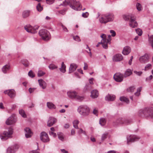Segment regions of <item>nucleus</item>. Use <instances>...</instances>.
<instances>
[{
  "label": "nucleus",
  "mask_w": 153,
  "mask_h": 153,
  "mask_svg": "<svg viewBox=\"0 0 153 153\" xmlns=\"http://www.w3.org/2000/svg\"><path fill=\"white\" fill-rule=\"evenodd\" d=\"M68 5L73 9L76 10H80L81 9V6L79 1H76L75 0H65L59 6H66Z\"/></svg>",
  "instance_id": "f257e3e1"
},
{
  "label": "nucleus",
  "mask_w": 153,
  "mask_h": 153,
  "mask_svg": "<svg viewBox=\"0 0 153 153\" xmlns=\"http://www.w3.org/2000/svg\"><path fill=\"white\" fill-rule=\"evenodd\" d=\"M138 113L140 116L144 115L146 117H153V108H146L144 109H140Z\"/></svg>",
  "instance_id": "f03ea898"
},
{
  "label": "nucleus",
  "mask_w": 153,
  "mask_h": 153,
  "mask_svg": "<svg viewBox=\"0 0 153 153\" xmlns=\"http://www.w3.org/2000/svg\"><path fill=\"white\" fill-rule=\"evenodd\" d=\"M77 111L81 115L85 116L89 114L90 109L86 105H81L78 107Z\"/></svg>",
  "instance_id": "7ed1b4c3"
},
{
  "label": "nucleus",
  "mask_w": 153,
  "mask_h": 153,
  "mask_svg": "<svg viewBox=\"0 0 153 153\" xmlns=\"http://www.w3.org/2000/svg\"><path fill=\"white\" fill-rule=\"evenodd\" d=\"M114 19V15L112 13H108L99 19L101 23H105L113 21Z\"/></svg>",
  "instance_id": "20e7f679"
},
{
  "label": "nucleus",
  "mask_w": 153,
  "mask_h": 153,
  "mask_svg": "<svg viewBox=\"0 0 153 153\" xmlns=\"http://www.w3.org/2000/svg\"><path fill=\"white\" fill-rule=\"evenodd\" d=\"M13 130L12 128L10 127L7 131H4L3 133V136L0 135V137L1 140H5L8 138L12 137V135L13 134Z\"/></svg>",
  "instance_id": "39448f33"
},
{
  "label": "nucleus",
  "mask_w": 153,
  "mask_h": 153,
  "mask_svg": "<svg viewBox=\"0 0 153 153\" xmlns=\"http://www.w3.org/2000/svg\"><path fill=\"white\" fill-rule=\"evenodd\" d=\"M67 94L70 98L74 99L79 101H81L84 99L83 97L78 95L77 93L75 91H69L68 92Z\"/></svg>",
  "instance_id": "423d86ee"
},
{
  "label": "nucleus",
  "mask_w": 153,
  "mask_h": 153,
  "mask_svg": "<svg viewBox=\"0 0 153 153\" xmlns=\"http://www.w3.org/2000/svg\"><path fill=\"white\" fill-rule=\"evenodd\" d=\"M39 34L44 40L47 41L50 39V34L48 31L45 29H42L39 32Z\"/></svg>",
  "instance_id": "0eeeda50"
},
{
  "label": "nucleus",
  "mask_w": 153,
  "mask_h": 153,
  "mask_svg": "<svg viewBox=\"0 0 153 153\" xmlns=\"http://www.w3.org/2000/svg\"><path fill=\"white\" fill-rule=\"evenodd\" d=\"M131 119L119 118L116 120L117 124H124L128 125L132 123Z\"/></svg>",
  "instance_id": "6e6552de"
},
{
  "label": "nucleus",
  "mask_w": 153,
  "mask_h": 153,
  "mask_svg": "<svg viewBox=\"0 0 153 153\" xmlns=\"http://www.w3.org/2000/svg\"><path fill=\"white\" fill-rule=\"evenodd\" d=\"M124 75L120 72H118L115 74L114 76V79L117 82H120L123 81Z\"/></svg>",
  "instance_id": "1a4fd4ad"
},
{
  "label": "nucleus",
  "mask_w": 153,
  "mask_h": 153,
  "mask_svg": "<svg viewBox=\"0 0 153 153\" xmlns=\"http://www.w3.org/2000/svg\"><path fill=\"white\" fill-rule=\"evenodd\" d=\"M40 139L43 142H47L49 141V139L48 134L45 132H42L41 133Z\"/></svg>",
  "instance_id": "9d476101"
},
{
  "label": "nucleus",
  "mask_w": 153,
  "mask_h": 153,
  "mask_svg": "<svg viewBox=\"0 0 153 153\" xmlns=\"http://www.w3.org/2000/svg\"><path fill=\"white\" fill-rule=\"evenodd\" d=\"M140 138L134 135H130L127 138V144L128 145L130 143L134 142L138 140Z\"/></svg>",
  "instance_id": "9b49d317"
},
{
  "label": "nucleus",
  "mask_w": 153,
  "mask_h": 153,
  "mask_svg": "<svg viewBox=\"0 0 153 153\" xmlns=\"http://www.w3.org/2000/svg\"><path fill=\"white\" fill-rule=\"evenodd\" d=\"M111 39H107L102 40L101 42H99V44H101L102 47L105 49H106L108 48V44H111Z\"/></svg>",
  "instance_id": "f8f14e48"
},
{
  "label": "nucleus",
  "mask_w": 153,
  "mask_h": 153,
  "mask_svg": "<svg viewBox=\"0 0 153 153\" xmlns=\"http://www.w3.org/2000/svg\"><path fill=\"white\" fill-rule=\"evenodd\" d=\"M18 148L19 146L16 145L12 146L7 149V153H14Z\"/></svg>",
  "instance_id": "ddd939ff"
},
{
  "label": "nucleus",
  "mask_w": 153,
  "mask_h": 153,
  "mask_svg": "<svg viewBox=\"0 0 153 153\" xmlns=\"http://www.w3.org/2000/svg\"><path fill=\"white\" fill-rule=\"evenodd\" d=\"M5 94L7 95L11 98H13L16 96L15 91L13 89H10L4 91Z\"/></svg>",
  "instance_id": "4468645a"
},
{
  "label": "nucleus",
  "mask_w": 153,
  "mask_h": 153,
  "mask_svg": "<svg viewBox=\"0 0 153 153\" xmlns=\"http://www.w3.org/2000/svg\"><path fill=\"white\" fill-rule=\"evenodd\" d=\"M16 120L13 116H11L9 117L6 121V124L7 125H11L15 123Z\"/></svg>",
  "instance_id": "2eb2a0df"
},
{
  "label": "nucleus",
  "mask_w": 153,
  "mask_h": 153,
  "mask_svg": "<svg viewBox=\"0 0 153 153\" xmlns=\"http://www.w3.org/2000/svg\"><path fill=\"white\" fill-rule=\"evenodd\" d=\"M26 31L29 33H36V30H37L38 28V26H35L34 27H30L29 28L27 27L26 26H25L24 27Z\"/></svg>",
  "instance_id": "dca6fc26"
},
{
  "label": "nucleus",
  "mask_w": 153,
  "mask_h": 153,
  "mask_svg": "<svg viewBox=\"0 0 153 153\" xmlns=\"http://www.w3.org/2000/svg\"><path fill=\"white\" fill-rule=\"evenodd\" d=\"M57 121L56 119L54 117H50L47 122V126L49 127L52 126Z\"/></svg>",
  "instance_id": "f3484780"
},
{
  "label": "nucleus",
  "mask_w": 153,
  "mask_h": 153,
  "mask_svg": "<svg viewBox=\"0 0 153 153\" xmlns=\"http://www.w3.org/2000/svg\"><path fill=\"white\" fill-rule=\"evenodd\" d=\"M137 22L135 21V18L133 16L129 21V26L131 27L134 28L137 27Z\"/></svg>",
  "instance_id": "a211bd4d"
},
{
  "label": "nucleus",
  "mask_w": 153,
  "mask_h": 153,
  "mask_svg": "<svg viewBox=\"0 0 153 153\" xmlns=\"http://www.w3.org/2000/svg\"><path fill=\"white\" fill-rule=\"evenodd\" d=\"M123 56L121 54H117L114 55L112 58V60L114 62H119L123 59Z\"/></svg>",
  "instance_id": "6ab92c4d"
},
{
  "label": "nucleus",
  "mask_w": 153,
  "mask_h": 153,
  "mask_svg": "<svg viewBox=\"0 0 153 153\" xmlns=\"http://www.w3.org/2000/svg\"><path fill=\"white\" fill-rule=\"evenodd\" d=\"M149 59L148 55L147 54H145L144 55L140 57L139 60L142 63H145L148 61Z\"/></svg>",
  "instance_id": "aec40b11"
},
{
  "label": "nucleus",
  "mask_w": 153,
  "mask_h": 153,
  "mask_svg": "<svg viewBox=\"0 0 153 153\" xmlns=\"http://www.w3.org/2000/svg\"><path fill=\"white\" fill-rule=\"evenodd\" d=\"M25 137L27 138H30L31 137L32 132L30 129L28 128H26L25 129Z\"/></svg>",
  "instance_id": "412c9836"
},
{
  "label": "nucleus",
  "mask_w": 153,
  "mask_h": 153,
  "mask_svg": "<svg viewBox=\"0 0 153 153\" xmlns=\"http://www.w3.org/2000/svg\"><path fill=\"white\" fill-rule=\"evenodd\" d=\"M115 99V96L114 95L108 94L105 97V100L108 101H113Z\"/></svg>",
  "instance_id": "4be33fe9"
},
{
  "label": "nucleus",
  "mask_w": 153,
  "mask_h": 153,
  "mask_svg": "<svg viewBox=\"0 0 153 153\" xmlns=\"http://www.w3.org/2000/svg\"><path fill=\"white\" fill-rule=\"evenodd\" d=\"M77 67V65L74 63L71 64L69 69V73H71L76 70Z\"/></svg>",
  "instance_id": "5701e85b"
},
{
  "label": "nucleus",
  "mask_w": 153,
  "mask_h": 153,
  "mask_svg": "<svg viewBox=\"0 0 153 153\" xmlns=\"http://www.w3.org/2000/svg\"><path fill=\"white\" fill-rule=\"evenodd\" d=\"M131 48L129 46H126L125 47L122 53L124 55H127L131 52Z\"/></svg>",
  "instance_id": "b1692460"
},
{
  "label": "nucleus",
  "mask_w": 153,
  "mask_h": 153,
  "mask_svg": "<svg viewBox=\"0 0 153 153\" xmlns=\"http://www.w3.org/2000/svg\"><path fill=\"white\" fill-rule=\"evenodd\" d=\"M39 84L43 89H45L47 86V84L46 82L42 79H39L38 80Z\"/></svg>",
  "instance_id": "393cba45"
},
{
  "label": "nucleus",
  "mask_w": 153,
  "mask_h": 153,
  "mask_svg": "<svg viewBox=\"0 0 153 153\" xmlns=\"http://www.w3.org/2000/svg\"><path fill=\"white\" fill-rule=\"evenodd\" d=\"M99 95L98 91L96 90H93L91 92V97L92 98H97Z\"/></svg>",
  "instance_id": "a878e982"
},
{
  "label": "nucleus",
  "mask_w": 153,
  "mask_h": 153,
  "mask_svg": "<svg viewBox=\"0 0 153 153\" xmlns=\"http://www.w3.org/2000/svg\"><path fill=\"white\" fill-rule=\"evenodd\" d=\"M10 69V66L8 65H4L2 68V72L4 73H7V72Z\"/></svg>",
  "instance_id": "bb28decb"
},
{
  "label": "nucleus",
  "mask_w": 153,
  "mask_h": 153,
  "mask_svg": "<svg viewBox=\"0 0 153 153\" xmlns=\"http://www.w3.org/2000/svg\"><path fill=\"white\" fill-rule=\"evenodd\" d=\"M30 11L29 10H25L24 11L22 14V17L24 18H26L30 15Z\"/></svg>",
  "instance_id": "cd10ccee"
},
{
  "label": "nucleus",
  "mask_w": 153,
  "mask_h": 153,
  "mask_svg": "<svg viewBox=\"0 0 153 153\" xmlns=\"http://www.w3.org/2000/svg\"><path fill=\"white\" fill-rule=\"evenodd\" d=\"M132 72L131 70L130 69H127L125 72L124 75L125 77H126L131 74Z\"/></svg>",
  "instance_id": "c85d7f7f"
},
{
  "label": "nucleus",
  "mask_w": 153,
  "mask_h": 153,
  "mask_svg": "<svg viewBox=\"0 0 153 153\" xmlns=\"http://www.w3.org/2000/svg\"><path fill=\"white\" fill-rule=\"evenodd\" d=\"M133 16L131 15H125L123 16V18L125 21H128L129 20L130 21V20Z\"/></svg>",
  "instance_id": "c756f323"
},
{
  "label": "nucleus",
  "mask_w": 153,
  "mask_h": 153,
  "mask_svg": "<svg viewBox=\"0 0 153 153\" xmlns=\"http://www.w3.org/2000/svg\"><path fill=\"white\" fill-rule=\"evenodd\" d=\"M47 106L50 109H55L56 108L55 105L52 103L50 102L47 103Z\"/></svg>",
  "instance_id": "7c9ffc66"
},
{
  "label": "nucleus",
  "mask_w": 153,
  "mask_h": 153,
  "mask_svg": "<svg viewBox=\"0 0 153 153\" xmlns=\"http://www.w3.org/2000/svg\"><path fill=\"white\" fill-rule=\"evenodd\" d=\"M120 99L121 101L124 102L127 104L129 102V101L128 99L125 97H120Z\"/></svg>",
  "instance_id": "2f4dec72"
},
{
  "label": "nucleus",
  "mask_w": 153,
  "mask_h": 153,
  "mask_svg": "<svg viewBox=\"0 0 153 153\" xmlns=\"http://www.w3.org/2000/svg\"><path fill=\"white\" fill-rule=\"evenodd\" d=\"M66 66L64 62H62L61 64V67L59 69L60 71L63 73H65L66 71Z\"/></svg>",
  "instance_id": "473e14b6"
},
{
  "label": "nucleus",
  "mask_w": 153,
  "mask_h": 153,
  "mask_svg": "<svg viewBox=\"0 0 153 153\" xmlns=\"http://www.w3.org/2000/svg\"><path fill=\"white\" fill-rule=\"evenodd\" d=\"M57 135L59 139L61 141H63L64 139V137L63 134L61 132H59L57 133Z\"/></svg>",
  "instance_id": "72a5a7b5"
},
{
  "label": "nucleus",
  "mask_w": 153,
  "mask_h": 153,
  "mask_svg": "<svg viewBox=\"0 0 153 153\" xmlns=\"http://www.w3.org/2000/svg\"><path fill=\"white\" fill-rule=\"evenodd\" d=\"M100 124L102 126L105 125L106 123V120L104 118H102L100 119Z\"/></svg>",
  "instance_id": "f704fd0d"
},
{
  "label": "nucleus",
  "mask_w": 153,
  "mask_h": 153,
  "mask_svg": "<svg viewBox=\"0 0 153 153\" xmlns=\"http://www.w3.org/2000/svg\"><path fill=\"white\" fill-rule=\"evenodd\" d=\"M37 10L39 12H41L43 9V7L41 5L40 3H39L36 7Z\"/></svg>",
  "instance_id": "c9c22d12"
},
{
  "label": "nucleus",
  "mask_w": 153,
  "mask_h": 153,
  "mask_svg": "<svg viewBox=\"0 0 153 153\" xmlns=\"http://www.w3.org/2000/svg\"><path fill=\"white\" fill-rule=\"evenodd\" d=\"M19 114L23 117H26V115L25 113V111L22 109L19 110Z\"/></svg>",
  "instance_id": "e433bc0d"
},
{
  "label": "nucleus",
  "mask_w": 153,
  "mask_h": 153,
  "mask_svg": "<svg viewBox=\"0 0 153 153\" xmlns=\"http://www.w3.org/2000/svg\"><path fill=\"white\" fill-rule=\"evenodd\" d=\"M22 64L25 67H27L29 66V62L27 60H23L21 61Z\"/></svg>",
  "instance_id": "4c0bfd02"
},
{
  "label": "nucleus",
  "mask_w": 153,
  "mask_h": 153,
  "mask_svg": "<svg viewBox=\"0 0 153 153\" xmlns=\"http://www.w3.org/2000/svg\"><path fill=\"white\" fill-rule=\"evenodd\" d=\"M141 88V87H140L137 88V92L134 93L136 96H138L140 95Z\"/></svg>",
  "instance_id": "58836bf2"
},
{
  "label": "nucleus",
  "mask_w": 153,
  "mask_h": 153,
  "mask_svg": "<svg viewBox=\"0 0 153 153\" xmlns=\"http://www.w3.org/2000/svg\"><path fill=\"white\" fill-rule=\"evenodd\" d=\"M48 67L51 70H53L57 68V66L54 64H51L49 65Z\"/></svg>",
  "instance_id": "ea45409f"
},
{
  "label": "nucleus",
  "mask_w": 153,
  "mask_h": 153,
  "mask_svg": "<svg viewBox=\"0 0 153 153\" xmlns=\"http://www.w3.org/2000/svg\"><path fill=\"white\" fill-rule=\"evenodd\" d=\"M136 31L139 36H140L142 34V30L140 28L136 29Z\"/></svg>",
  "instance_id": "a19ab883"
},
{
  "label": "nucleus",
  "mask_w": 153,
  "mask_h": 153,
  "mask_svg": "<svg viewBox=\"0 0 153 153\" xmlns=\"http://www.w3.org/2000/svg\"><path fill=\"white\" fill-rule=\"evenodd\" d=\"M136 7L137 8V9L138 10L140 11L141 10V5L140 3H137L136 4Z\"/></svg>",
  "instance_id": "79ce46f5"
},
{
  "label": "nucleus",
  "mask_w": 153,
  "mask_h": 153,
  "mask_svg": "<svg viewBox=\"0 0 153 153\" xmlns=\"http://www.w3.org/2000/svg\"><path fill=\"white\" fill-rule=\"evenodd\" d=\"M45 74V73L42 71H39L38 73V76H43Z\"/></svg>",
  "instance_id": "37998d69"
},
{
  "label": "nucleus",
  "mask_w": 153,
  "mask_h": 153,
  "mask_svg": "<svg viewBox=\"0 0 153 153\" xmlns=\"http://www.w3.org/2000/svg\"><path fill=\"white\" fill-rule=\"evenodd\" d=\"M135 88V87L134 86H132L128 88L127 89V90L128 91L133 92L134 91Z\"/></svg>",
  "instance_id": "c03bdc74"
},
{
  "label": "nucleus",
  "mask_w": 153,
  "mask_h": 153,
  "mask_svg": "<svg viewBox=\"0 0 153 153\" xmlns=\"http://www.w3.org/2000/svg\"><path fill=\"white\" fill-rule=\"evenodd\" d=\"M28 76L31 78H33L35 76V75L33 73V71L30 70L28 73Z\"/></svg>",
  "instance_id": "a18cd8bd"
},
{
  "label": "nucleus",
  "mask_w": 153,
  "mask_h": 153,
  "mask_svg": "<svg viewBox=\"0 0 153 153\" xmlns=\"http://www.w3.org/2000/svg\"><path fill=\"white\" fill-rule=\"evenodd\" d=\"M73 39L74 40L78 42H80L81 41V40L80 39L79 37L77 35L75 36H74Z\"/></svg>",
  "instance_id": "49530a36"
},
{
  "label": "nucleus",
  "mask_w": 153,
  "mask_h": 153,
  "mask_svg": "<svg viewBox=\"0 0 153 153\" xmlns=\"http://www.w3.org/2000/svg\"><path fill=\"white\" fill-rule=\"evenodd\" d=\"M77 133L79 134H80L82 133H83L85 135L86 134L85 131H83L82 128L80 129L78 131Z\"/></svg>",
  "instance_id": "de8ad7c7"
},
{
  "label": "nucleus",
  "mask_w": 153,
  "mask_h": 153,
  "mask_svg": "<svg viewBox=\"0 0 153 153\" xmlns=\"http://www.w3.org/2000/svg\"><path fill=\"white\" fill-rule=\"evenodd\" d=\"M107 136V134H103L102 136L101 140L102 141L104 140L106 138Z\"/></svg>",
  "instance_id": "09e8293b"
},
{
  "label": "nucleus",
  "mask_w": 153,
  "mask_h": 153,
  "mask_svg": "<svg viewBox=\"0 0 153 153\" xmlns=\"http://www.w3.org/2000/svg\"><path fill=\"white\" fill-rule=\"evenodd\" d=\"M55 0H46L47 4H51Z\"/></svg>",
  "instance_id": "8fccbe9b"
},
{
  "label": "nucleus",
  "mask_w": 153,
  "mask_h": 153,
  "mask_svg": "<svg viewBox=\"0 0 153 153\" xmlns=\"http://www.w3.org/2000/svg\"><path fill=\"white\" fill-rule=\"evenodd\" d=\"M89 13L87 12L83 13L82 16L84 18H87L88 16Z\"/></svg>",
  "instance_id": "3c124183"
},
{
  "label": "nucleus",
  "mask_w": 153,
  "mask_h": 153,
  "mask_svg": "<svg viewBox=\"0 0 153 153\" xmlns=\"http://www.w3.org/2000/svg\"><path fill=\"white\" fill-rule=\"evenodd\" d=\"M134 73L135 74H137V75L138 76H140L141 74H142V72L141 71H134Z\"/></svg>",
  "instance_id": "603ef678"
},
{
  "label": "nucleus",
  "mask_w": 153,
  "mask_h": 153,
  "mask_svg": "<svg viewBox=\"0 0 153 153\" xmlns=\"http://www.w3.org/2000/svg\"><path fill=\"white\" fill-rule=\"evenodd\" d=\"M110 33L111 34V36L114 37L116 36V33L113 30H111L110 31Z\"/></svg>",
  "instance_id": "864d4df0"
},
{
  "label": "nucleus",
  "mask_w": 153,
  "mask_h": 153,
  "mask_svg": "<svg viewBox=\"0 0 153 153\" xmlns=\"http://www.w3.org/2000/svg\"><path fill=\"white\" fill-rule=\"evenodd\" d=\"M149 41L151 44V45L153 48V35L149 39Z\"/></svg>",
  "instance_id": "5fc2aeb1"
},
{
  "label": "nucleus",
  "mask_w": 153,
  "mask_h": 153,
  "mask_svg": "<svg viewBox=\"0 0 153 153\" xmlns=\"http://www.w3.org/2000/svg\"><path fill=\"white\" fill-rule=\"evenodd\" d=\"M49 134L50 135L54 137H56V133H54L52 131H49Z\"/></svg>",
  "instance_id": "6e6d98bb"
},
{
  "label": "nucleus",
  "mask_w": 153,
  "mask_h": 153,
  "mask_svg": "<svg viewBox=\"0 0 153 153\" xmlns=\"http://www.w3.org/2000/svg\"><path fill=\"white\" fill-rule=\"evenodd\" d=\"M151 66V65L150 64H148L147 65H146V66L145 67V70H147L149 69Z\"/></svg>",
  "instance_id": "4d7b16f0"
},
{
  "label": "nucleus",
  "mask_w": 153,
  "mask_h": 153,
  "mask_svg": "<svg viewBox=\"0 0 153 153\" xmlns=\"http://www.w3.org/2000/svg\"><path fill=\"white\" fill-rule=\"evenodd\" d=\"M66 11L65 10H62L59 11V13L62 15H64Z\"/></svg>",
  "instance_id": "13d9d810"
},
{
  "label": "nucleus",
  "mask_w": 153,
  "mask_h": 153,
  "mask_svg": "<svg viewBox=\"0 0 153 153\" xmlns=\"http://www.w3.org/2000/svg\"><path fill=\"white\" fill-rule=\"evenodd\" d=\"M61 26L62 28V29H63V30L65 31V32H68V30L67 29V28L65 27V26H64L62 24H61Z\"/></svg>",
  "instance_id": "bf43d9fd"
},
{
  "label": "nucleus",
  "mask_w": 153,
  "mask_h": 153,
  "mask_svg": "<svg viewBox=\"0 0 153 153\" xmlns=\"http://www.w3.org/2000/svg\"><path fill=\"white\" fill-rule=\"evenodd\" d=\"M100 37L101 38H102V40L103 39H107L106 38V36L105 34H102L101 36Z\"/></svg>",
  "instance_id": "052dcab7"
},
{
  "label": "nucleus",
  "mask_w": 153,
  "mask_h": 153,
  "mask_svg": "<svg viewBox=\"0 0 153 153\" xmlns=\"http://www.w3.org/2000/svg\"><path fill=\"white\" fill-rule=\"evenodd\" d=\"M94 80V79L93 78H92L91 79H90L89 80V83L93 85L94 84V83L93 82V80Z\"/></svg>",
  "instance_id": "680f3d73"
},
{
  "label": "nucleus",
  "mask_w": 153,
  "mask_h": 153,
  "mask_svg": "<svg viewBox=\"0 0 153 153\" xmlns=\"http://www.w3.org/2000/svg\"><path fill=\"white\" fill-rule=\"evenodd\" d=\"M84 66L83 68L84 69V70H87V69L88 67L87 64L85 62L84 63Z\"/></svg>",
  "instance_id": "e2e57ef3"
},
{
  "label": "nucleus",
  "mask_w": 153,
  "mask_h": 153,
  "mask_svg": "<svg viewBox=\"0 0 153 153\" xmlns=\"http://www.w3.org/2000/svg\"><path fill=\"white\" fill-rule=\"evenodd\" d=\"M79 123V121L77 120H74L73 122V124L78 125Z\"/></svg>",
  "instance_id": "0e129e2a"
},
{
  "label": "nucleus",
  "mask_w": 153,
  "mask_h": 153,
  "mask_svg": "<svg viewBox=\"0 0 153 153\" xmlns=\"http://www.w3.org/2000/svg\"><path fill=\"white\" fill-rule=\"evenodd\" d=\"M34 88H30L28 90H29V91L30 93H31L34 91Z\"/></svg>",
  "instance_id": "69168bd1"
},
{
  "label": "nucleus",
  "mask_w": 153,
  "mask_h": 153,
  "mask_svg": "<svg viewBox=\"0 0 153 153\" xmlns=\"http://www.w3.org/2000/svg\"><path fill=\"white\" fill-rule=\"evenodd\" d=\"M75 131L74 129H72L71 131V134L72 135H74L75 134Z\"/></svg>",
  "instance_id": "338daca9"
},
{
  "label": "nucleus",
  "mask_w": 153,
  "mask_h": 153,
  "mask_svg": "<svg viewBox=\"0 0 153 153\" xmlns=\"http://www.w3.org/2000/svg\"><path fill=\"white\" fill-rule=\"evenodd\" d=\"M61 151L63 153H68V151L65 150L64 149H61Z\"/></svg>",
  "instance_id": "774afa93"
}]
</instances>
